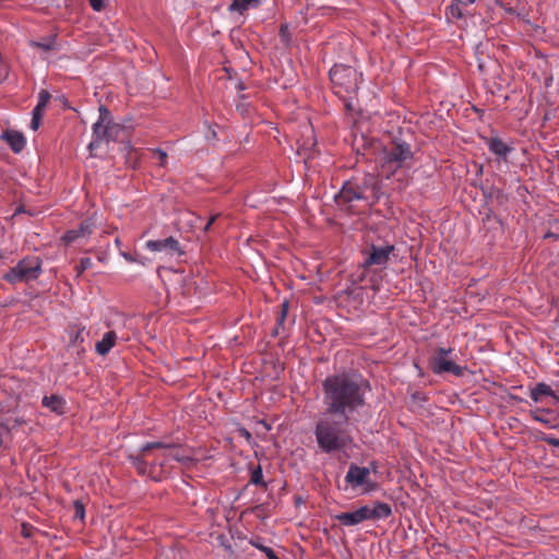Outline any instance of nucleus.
Returning <instances> with one entry per match:
<instances>
[{
	"label": "nucleus",
	"mask_w": 559,
	"mask_h": 559,
	"mask_svg": "<svg viewBox=\"0 0 559 559\" xmlns=\"http://www.w3.org/2000/svg\"><path fill=\"white\" fill-rule=\"evenodd\" d=\"M365 383L348 374L330 376L322 382L324 413L350 419L365 406Z\"/></svg>",
	"instance_id": "obj_1"
},
{
	"label": "nucleus",
	"mask_w": 559,
	"mask_h": 559,
	"mask_svg": "<svg viewBox=\"0 0 559 559\" xmlns=\"http://www.w3.org/2000/svg\"><path fill=\"white\" fill-rule=\"evenodd\" d=\"M128 460L141 475L162 480L173 468V463L189 464L192 457L185 453L181 445L162 441L147 442L138 453L128 455Z\"/></svg>",
	"instance_id": "obj_2"
},
{
	"label": "nucleus",
	"mask_w": 559,
	"mask_h": 559,
	"mask_svg": "<svg viewBox=\"0 0 559 559\" xmlns=\"http://www.w3.org/2000/svg\"><path fill=\"white\" fill-rule=\"evenodd\" d=\"M350 419L323 413L316 423L314 436L322 453L331 454L344 451L353 442L348 430Z\"/></svg>",
	"instance_id": "obj_3"
},
{
	"label": "nucleus",
	"mask_w": 559,
	"mask_h": 559,
	"mask_svg": "<svg viewBox=\"0 0 559 559\" xmlns=\"http://www.w3.org/2000/svg\"><path fill=\"white\" fill-rule=\"evenodd\" d=\"M330 80L334 86V93L343 97L355 94L358 91V72L349 66L335 64L329 72Z\"/></svg>",
	"instance_id": "obj_4"
},
{
	"label": "nucleus",
	"mask_w": 559,
	"mask_h": 559,
	"mask_svg": "<svg viewBox=\"0 0 559 559\" xmlns=\"http://www.w3.org/2000/svg\"><path fill=\"white\" fill-rule=\"evenodd\" d=\"M41 274V261L36 257H27L11 267L3 278L11 284L28 283Z\"/></svg>",
	"instance_id": "obj_5"
},
{
	"label": "nucleus",
	"mask_w": 559,
	"mask_h": 559,
	"mask_svg": "<svg viewBox=\"0 0 559 559\" xmlns=\"http://www.w3.org/2000/svg\"><path fill=\"white\" fill-rule=\"evenodd\" d=\"M453 353L452 347H437L430 358L429 365L433 373H452L456 377L463 376V368L449 357Z\"/></svg>",
	"instance_id": "obj_6"
},
{
	"label": "nucleus",
	"mask_w": 559,
	"mask_h": 559,
	"mask_svg": "<svg viewBox=\"0 0 559 559\" xmlns=\"http://www.w3.org/2000/svg\"><path fill=\"white\" fill-rule=\"evenodd\" d=\"M413 157L409 144L406 142H396L389 148H385L383 155V167L394 173L402 168L407 160Z\"/></svg>",
	"instance_id": "obj_7"
},
{
	"label": "nucleus",
	"mask_w": 559,
	"mask_h": 559,
	"mask_svg": "<svg viewBox=\"0 0 559 559\" xmlns=\"http://www.w3.org/2000/svg\"><path fill=\"white\" fill-rule=\"evenodd\" d=\"M110 112L104 106L99 108L98 120L93 124V141L90 143V148L98 146L103 141H110L114 139L112 131L118 126H111L109 121Z\"/></svg>",
	"instance_id": "obj_8"
},
{
	"label": "nucleus",
	"mask_w": 559,
	"mask_h": 559,
	"mask_svg": "<svg viewBox=\"0 0 559 559\" xmlns=\"http://www.w3.org/2000/svg\"><path fill=\"white\" fill-rule=\"evenodd\" d=\"M393 245H371L369 249L365 252V259L362 262V267L367 269L372 265H377L380 267H385L389 263L390 255L394 251Z\"/></svg>",
	"instance_id": "obj_9"
},
{
	"label": "nucleus",
	"mask_w": 559,
	"mask_h": 559,
	"mask_svg": "<svg viewBox=\"0 0 559 559\" xmlns=\"http://www.w3.org/2000/svg\"><path fill=\"white\" fill-rule=\"evenodd\" d=\"M95 226L96 224L93 218H86L83 222H81V224L76 228L66 231L62 235L61 240L67 246L74 243L85 245L91 235L93 234Z\"/></svg>",
	"instance_id": "obj_10"
},
{
	"label": "nucleus",
	"mask_w": 559,
	"mask_h": 559,
	"mask_svg": "<svg viewBox=\"0 0 559 559\" xmlns=\"http://www.w3.org/2000/svg\"><path fill=\"white\" fill-rule=\"evenodd\" d=\"M344 480L352 489L365 487L364 492H369L373 488L370 481V469L354 463L349 465Z\"/></svg>",
	"instance_id": "obj_11"
},
{
	"label": "nucleus",
	"mask_w": 559,
	"mask_h": 559,
	"mask_svg": "<svg viewBox=\"0 0 559 559\" xmlns=\"http://www.w3.org/2000/svg\"><path fill=\"white\" fill-rule=\"evenodd\" d=\"M145 248L151 252L162 253L165 257L170 258L179 257L185 253V250L182 249L179 241L173 236L164 239L147 240L145 242Z\"/></svg>",
	"instance_id": "obj_12"
},
{
	"label": "nucleus",
	"mask_w": 559,
	"mask_h": 559,
	"mask_svg": "<svg viewBox=\"0 0 559 559\" xmlns=\"http://www.w3.org/2000/svg\"><path fill=\"white\" fill-rule=\"evenodd\" d=\"M359 185L371 195V203H376L383 195L381 181L371 174H366L361 179H358Z\"/></svg>",
	"instance_id": "obj_13"
},
{
	"label": "nucleus",
	"mask_w": 559,
	"mask_h": 559,
	"mask_svg": "<svg viewBox=\"0 0 559 559\" xmlns=\"http://www.w3.org/2000/svg\"><path fill=\"white\" fill-rule=\"evenodd\" d=\"M366 520H384L392 515V508L389 503L377 501L372 506H364Z\"/></svg>",
	"instance_id": "obj_14"
},
{
	"label": "nucleus",
	"mask_w": 559,
	"mask_h": 559,
	"mask_svg": "<svg viewBox=\"0 0 559 559\" xmlns=\"http://www.w3.org/2000/svg\"><path fill=\"white\" fill-rule=\"evenodd\" d=\"M486 143L490 153L502 160H507L509 154L514 150L511 144L506 143L498 136L490 138Z\"/></svg>",
	"instance_id": "obj_15"
},
{
	"label": "nucleus",
	"mask_w": 559,
	"mask_h": 559,
	"mask_svg": "<svg viewBox=\"0 0 559 559\" xmlns=\"http://www.w3.org/2000/svg\"><path fill=\"white\" fill-rule=\"evenodd\" d=\"M355 180H347L343 183L341 190L335 194L334 200L338 205H347L357 201Z\"/></svg>",
	"instance_id": "obj_16"
},
{
	"label": "nucleus",
	"mask_w": 559,
	"mask_h": 559,
	"mask_svg": "<svg viewBox=\"0 0 559 559\" xmlns=\"http://www.w3.org/2000/svg\"><path fill=\"white\" fill-rule=\"evenodd\" d=\"M334 519L344 526H355L366 520L364 506L354 512H343L334 515Z\"/></svg>",
	"instance_id": "obj_17"
},
{
	"label": "nucleus",
	"mask_w": 559,
	"mask_h": 559,
	"mask_svg": "<svg viewBox=\"0 0 559 559\" xmlns=\"http://www.w3.org/2000/svg\"><path fill=\"white\" fill-rule=\"evenodd\" d=\"M117 340L116 332L108 331L103 335V338L95 345L97 354L105 356L115 346Z\"/></svg>",
	"instance_id": "obj_18"
},
{
	"label": "nucleus",
	"mask_w": 559,
	"mask_h": 559,
	"mask_svg": "<svg viewBox=\"0 0 559 559\" xmlns=\"http://www.w3.org/2000/svg\"><path fill=\"white\" fill-rule=\"evenodd\" d=\"M531 416L534 420L542 423L549 429L556 428L557 418L550 411L538 408L533 411Z\"/></svg>",
	"instance_id": "obj_19"
},
{
	"label": "nucleus",
	"mask_w": 559,
	"mask_h": 559,
	"mask_svg": "<svg viewBox=\"0 0 559 559\" xmlns=\"http://www.w3.org/2000/svg\"><path fill=\"white\" fill-rule=\"evenodd\" d=\"M4 139L14 153H20L26 144L23 134L16 131L7 132Z\"/></svg>",
	"instance_id": "obj_20"
},
{
	"label": "nucleus",
	"mask_w": 559,
	"mask_h": 559,
	"mask_svg": "<svg viewBox=\"0 0 559 559\" xmlns=\"http://www.w3.org/2000/svg\"><path fill=\"white\" fill-rule=\"evenodd\" d=\"M43 405L51 412L61 415L64 413L66 401L61 396L52 394L43 399Z\"/></svg>",
	"instance_id": "obj_21"
},
{
	"label": "nucleus",
	"mask_w": 559,
	"mask_h": 559,
	"mask_svg": "<svg viewBox=\"0 0 559 559\" xmlns=\"http://www.w3.org/2000/svg\"><path fill=\"white\" fill-rule=\"evenodd\" d=\"M530 396L536 403L540 402L543 396L557 397L552 389L546 383H537L535 388L531 390Z\"/></svg>",
	"instance_id": "obj_22"
},
{
	"label": "nucleus",
	"mask_w": 559,
	"mask_h": 559,
	"mask_svg": "<svg viewBox=\"0 0 559 559\" xmlns=\"http://www.w3.org/2000/svg\"><path fill=\"white\" fill-rule=\"evenodd\" d=\"M258 0H233L228 5V11L243 13L251 7L258 5Z\"/></svg>",
	"instance_id": "obj_23"
},
{
	"label": "nucleus",
	"mask_w": 559,
	"mask_h": 559,
	"mask_svg": "<svg viewBox=\"0 0 559 559\" xmlns=\"http://www.w3.org/2000/svg\"><path fill=\"white\" fill-rule=\"evenodd\" d=\"M85 334H86V332H85L84 326H82V328L71 326L68 330L70 344L76 345V344L83 343L85 340Z\"/></svg>",
	"instance_id": "obj_24"
},
{
	"label": "nucleus",
	"mask_w": 559,
	"mask_h": 559,
	"mask_svg": "<svg viewBox=\"0 0 559 559\" xmlns=\"http://www.w3.org/2000/svg\"><path fill=\"white\" fill-rule=\"evenodd\" d=\"M56 35L41 38L39 40L31 41L33 47L39 48L43 51H49L56 48Z\"/></svg>",
	"instance_id": "obj_25"
},
{
	"label": "nucleus",
	"mask_w": 559,
	"mask_h": 559,
	"mask_svg": "<svg viewBox=\"0 0 559 559\" xmlns=\"http://www.w3.org/2000/svg\"><path fill=\"white\" fill-rule=\"evenodd\" d=\"M463 7L465 5L452 0L450 7L448 8L447 15L455 20L463 17Z\"/></svg>",
	"instance_id": "obj_26"
},
{
	"label": "nucleus",
	"mask_w": 559,
	"mask_h": 559,
	"mask_svg": "<svg viewBox=\"0 0 559 559\" xmlns=\"http://www.w3.org/2000/svg\"><path fill=\"white\" fill-rule=\"evenodd\" d=\"M250 484H253L255 486H262L264 488L266 487V484H265V481L263 479V473H262L261 465H257L251 471Z\"/></svg>",
	"instance_id": "obj_27"
},
{
	"label": "nucleus",
	"mask_w": 559,
	"mask_h": 559,
	"mask_svg": "<svg viewBox=\"0 0 559 559\" xmlns=\"http://www.w3.org/2000/svg\"><path fill=\"white\" fill-rule=\"evenodd\" d=\"M50 100V94L47 91H40L38 95L37 105L34 107V111L41 112L46 108L48 102Z\"/></svg>",
	"instance_id": "obj_28"
},
{
	"label": "nucleus",
	"mask_w": 559,
	"mask_h": 559,
	"mask_svg": "<svg viewBox=\"0 0 559 559\" xmlns=\"http://www.w3.org/2000/svg\"><path fill=\"white\" fill-rule=\"evenodd\" d=\"M354 180H355L356 194H358L357 201H365L368 204L372 205L373 203H371V195L366 190H364L361 188L358 179H354Z\"/></svg>",
	"instance_id": "obj_29"
},
{
	"label": "nucleus",
	"mask_w": 559,
	"mask_h": 559,
	"mask_svg": "<svg viewBox=\"0 0 559 559\" xmlns=\"http://www.w3.org/2000/svg\"><path fill=\"white\" fill-rule=\"evenodd\" d=\"M354 180H355L356 194H358L357 201H365L368 204L372 205L373 203H371V195L366 190H364L361 188L358 179H354Z\"/></svg>",
	"instance_id": "obj_30"
},
{
	"label": "nucleus",
	"mask_w": 559,
	"mask_h": 559,
	"mask_svg": "<svg viewBox=\"0 0 559 559\" xmlns=\"http://www.w3.org/2000/svg\"><path fill=\"white\" fill-rule=\"evenodd\" d=\"M73 509H74V518L83 521L85 518L84 504L80 500H75L73 503Z\"/></svg>",
	"instance_id": "obj_31"
},
{
	"label": "nucleus",
	"mask_w": 559,
	"mask_h": 559,
	"mask_svg": "<svg viewBox=\"0 0 559 559\" xmlns=\"http://www.w3.org/2000/svg\"><path fill=\"white\" fill-rule=\"evenodd\" d=\"M32 121H31V128L33 130H37L39 128V124H40V119H41V112H37V111H32Z\"/></svg>",
	"instance_id": "obj_32"
},
{
	"label": "nucleus",
	"mask_w": 559,
	"mask_h": 559,
	"mask_svg": "<svg viewBox=\"0 0 559 559\" xmlns=\"http://www.w3.org/2000/svg\"><path fill=\"white\" fill-rule=\"evenodd\" d=\"M253 547L263 551L267 546L263 545L260 537L251 538L249 542Z\"/></svg>",
	"instance_id": "obj_33"
},
{
	"label": "nucleus",
	"mask_w": 559,
	"mask_h": 559,
	"mask_svg": "<svg viewBox=\"0 0 559 559\" xmlns=\"http://www.w3.org/2000/svg\"><path fill=\"white\" fill-rule=\"evenodd\" d=\"M340 98L343 99L344 107L346 108L347 111H350V110L354 109V104H353L352 96L346 97V96L343 95V97H340Z\"/></svg>",
	"instance_id": "obj_34"
},
{
	"label": "nucleus",
	"mask_w": 559,
	"mask_h": 559,
	"mask_svg": "<svg viewBox=\"0 0 559 559\" xmlns=\"http://www.w3.org/2000/svg\"><path fill=\"white\" fill-rule=\"evenodd\" d=\"M90 3L95 11H100L105 5V0H90Z\"/></svg>",
	"instance_id": "obj_35"
},
{
	"label": "nucleus",
	"mask_w": 559,
	"mask_h": 559,
	"mask_svg": "<svg viewBox=\"0 0 559 559\" xmlns=\"http://www.w3.org/2000/svg\"><path fill=\"white\" fill-rule=\"evenodd\" d=\"M155 154H157V155H158L159 165H160V166H164V165H165V163H166V159H167V153H166V152H164V151H163V150H160V148H156V150H155Z\"/></svg>",
	"instance_id": "obj_36"
},
{
	"label": "nucleus",
	"mask_w": 559,
	"mask_h": 559,
	"mask_svg": "<svg viewBox=\"0 0 559 559\" xmlns=\"http://www.w3.org/2000/svg\"><path fill=\"white\" fill-rule=\"evenodd\" d=\"M267 559H280V557L275 554V551L271 547H266L262 551Z\"/></svg>",
	"instance_id": "obj_37"
},
{
	"label": "nucleus",
	"mask_w": 559,
	"mask_h": 559,
	"mask_svg": "<svg viewBox=\"0 0 559 559\" xmlns=\"http://www.w3.org/2000/svg\"><path fill=\"white\" fill-rule=\"evenodd\" d=\"M92 264V261L90 258H83L80 261V269L81 271L87 270Z\"/></svg>",
	"instance_id": "obj_38"
},
{
	"label": "nucleus",
	"mask_w": 559,
	"mask_h": 559,
	"mask_svg": "<svg viewBox=\"0 0 559 559\" xmlns=\"http://www.w3.org/2000/svg\"><path fill=\"white\" fill-rule=\"evenodd\" d=\"M120 255H121V257H122L127 262L133 263V262H135V261H136V260H135V258H134L132 254H130V253H128V252H126V251H120Z\"/></svg>",
	"instance_id": "obj_39"
},
{
	"label": "nucleus",
	"mask_w": 559,
	"mask_h": 559,
	"mask_svg": "<svg viewBox=\"0 0 559 559\" xmlns=\"http://www.w3.org/2000/svg\"><path fill=\"white\" fill-rule=\"evenodd\" d=\"M218 216H219V214H215V215L211 216V218L209 219V222L204 226V231H209L210 230L212 224L217 219Z\"/></svg>",
	"instance_id": "obj_40"
},
{
	"label": "nucleus",
	"mask_w": 559,
	"mask_h": 559,
	"mask_svg": "<svg viewBox=\"0 0 559 559\" xmlns=\"http://www.w3.org/2000/svg\"><path fill=\"white\" fill-rule=\"evenodd\" d=\"M277 318H278V326L276 328L275 333L280 334V329H284L283 325H284V322H285L287 317L281 316V317H277Z\"/></svg>",
	"instance_id": "obj_41"
},
{
	"label": "nucleus",
	"mask_w": 559,
	"mask_h": 559,
	"mask_svg": "<svg viewBox=\"0 0 559 559\" xmlns=\"http://www.w3.org/2000/svg\"><path fill=\"white\" fill-rule=\"evenodd\" d=\"M8 432L9 430L5 427L0 426V447L3 443V436L7 435Z\"/></svg>",
	"instance_id": "obj_42"
},
{
	"label": "nucleus",
	"mask_w": 559,
	"mask_h": 559,
	"mask_svg": "<svg viewBox=\"0 0 559 559\" xmlns=\"http://www.w3.org/2000/svg\"><path fill=\"white\" fill-rule=\"evenodd\" d=\"M287 312H288V302H287V301H284V302L282 304V311H281V313H280V314H287Z\"/></svg>",
	"instance_id": "obj_43"
},
{
	"label": "nucleus",
	"mask_w": 559,
	"mask_h": 559,
	"mask_svg": "<svg viewBox=\"0 0 559 559\" xmlns=\"http://www.w3.org/2000/svg\"><path fill=\"white\" fill-rule=\"evenodd\" d=\"M547 442L554 447L559 448V439L551 438V439H548Z\"/></svg>",
	"instance_id": "obj_44"
},
{
	"label": "nucleus",
	"mask_w": 559,
	"mask_h": 559,
	"mask_svg": "<svg viewBox=\"0 0 559 559\" xmlns=\"http://www.w3.org/2000/svg\"><path fill=\"white\" fill-rule=\"evenodd\" d=\"M286 32H287V27L282 25L281 28H280V33L282 36H285L286 35Z\"/></svg>",
	"instance_id": "obj_45"
},
{
	"label": "nucleus",
	"mask_w": 559,
	"mask_h": 559,
	"mask_svg": "<svg viewBox=\"0 0 559 559\" xmlns=\"http://www.w3.org/2000/svg\"><path fill=\"white\" fill-rule=\"evenodd\" d=\"M115 245H116L118 248H120V247H121V240H120V238H116V239H115Z\"/></svg>",
	"instance_id": "obj_46"
}]
</instances>
